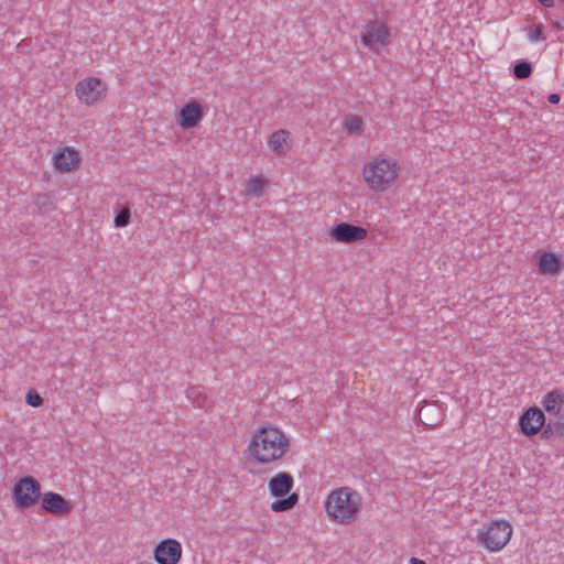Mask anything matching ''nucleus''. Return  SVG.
I'll return each mask as SVG.
<instances>
[{
  "label": "nucleus",
  "instance_id": "nucleus-1",
  "mask_svg": "<svg viewBox=\"0 0 564 564\" xmlns=\"http://www.w3.org/2000/svg\"><path fill=\"white\" fill-rule=\"evenodd\" d=\"M289 447V438L276 427H261L252 434L249 444L250 455L260 464H269L283 457Z\"/></svg>",
  "mask_w": 564,
  "mask_h": 564
},
{
  "label": "nucleus",
  "instance_id": "nucleus-30",
  "mask_svg": "<svg viewBox=\"0 0 564 564\" xmlns=\"http://www.w3.org/2000/svg\"><path fill=\"white\" fill-rule=\"evenodd\" d=\"M543 7L552 8L555 4L554 0H538Z\"/></svg>",
  "mask_w": 564,
  "mask_h": 564
},
{
  "label": "nucleus",
  "instance_id": "nucleus-3",
  "mask_svg": "<svg viewBox=\"0 0 564 564\" xmlns=\"http://www.w3.org/2000/svg\"><path fill=\"white\" fill-rule=\"evenodd\" d=\"M398 176L397 163L386 159L376 160L364 169V178L370 188L384 191Z\"/></svg>",
  "mask_w": 564,
  "mask_h": 564
},
{
  "label": "nucleus",
  "instance_id": "nucleus-26",
  "mask_svg": "<svg viewBox=\"0 0 564 564\" xmlns=\"http://www.w3.org/2000/svg\"><path fill=\"white\" fill-rule=\"evenodd\" d=\"M25 401L29 405L33 408L41 406L43 404V399L35 390H30L25 395Z\"/></svg>",
  "mask_w": 564,
  "mask_h": 564
},
{
  "label": "nucleus",
  "instance_id": "nucleus-11",
  "mask_svg": "<svg viewBox=\"0 0 564 564\" xmlns=\"http://www.w3.org/2000/svg\"><path fill=\"white\" fill-rule=\"evenodd\" d=\"M42 508L54 516H62L72 511V503L57 492L48 491L42 496Z\"/></svg>",
  "mask_w": 564,
  "mask_h": 564
},
{
  "label": "nucleus",
  "instance_id": "nucleus-8",
  "mask_svg": "<svg viewBox=\"0 0 564 564\" xmlns=\"http://www.w3.org/2000/svg\"><path fill=\"white\" fill-rule=\"evenodd\" d=\"M158 564H178L182 558V545L175 539H164L153 551Z\"/></svg>",
  "mask_w": 564,
  "mask_h": 564
},
{
  "label": "nucleus",
  "instance_id": "nucleus-12",
  "mask_svg": "<svg viewBox=\"0 0 564 564\" xmlns=\"http://www.w3.org/2000/svg\"><path fill=\"white\" fill-rule=\"evenodd\" d=\"M204 117V109L200 104L193 100L186 104L180 111V126L187 130L198 126Z\"/></svg>",
  "mask_w": 564,
  "mask_h": 564
},
{
  "label": "nucleus",
  "instance_id": "nucleus-22",
  "mask_svg": "<svg viewBox=\"0 0 564 564\" xmlns=\"http://www.w3.org/2000/svg\"><path fill=\"white\" fill-rule=\"evenodd\" d=\"M344 128L350 134H359L362 130V119L359 116H349L345 120Z\"/></svg>",
  "mask_w": 564,
  "mask_h": 564
},
{
  "label": "nucleus",
  "instance_id": "nucleus-29",
  "mask_svg": "<svg viewBox=\"0 0 564 564\" xmlns=\"http://www.w3.org/2000/svg\"><path fill=\"white\" fill-rule=\"evenodd\" d=\"M561 100V96L558 94H550L547 96V101L552 105L558 104Z\"/></svg>",
  "mask_w": 564,
  "mask_h": 564
},
{
  "label": "nucleus",
  "instance_id": "nucleus-31",
  "mask_svg": "<svg viewBox=\"0 0 564 564\" xmlns=\"http://www.w3.org/2000/svg\"><path fill=\"white\" fill-rule=\"evenodd\" d=\"M410 563L411 564H427L425 561L416 558V557H412Z\"/></svg>",
  "mask_w": 564,
  "mask_h": 564
},
{
  "label": "nucleus",
  "instance_id": "nucleus-25",
  "mask_svg": "<svg viewBox=\"0 0 564 564\" xmlns=\"http://www.w3.org/2000/svg\"><path fill=\"white\" fill-rule=\"evenodd\" d=\"M130 221V210L122 209L115 217V226L116 227H126Z\"/></svg>",
  "mask_w": 564,
  "mask_h": 564
},
{
  "label": "nucleus",
  "instance_id": "nucleus-24",
  "mask_svg": "<svg viewBox=\"0 0 564 564\" xmlns=\"http://www.w3.org/2000/svg\"><path fill=\"white\" fill-rule=\"evenodd\" d=\"M528 37L531 42L544 41L545 36L543 34V25L538 24L531 28L528 32Z\"/></svg>",
  "mask_w": 564,
  "mask_h": 564
},
{
  "label": "nucleus",
  "instance_id": "nucleus-28",
  "mask_svg": "<svg viewBox=\"0 0 564 564\" xmlns=\"http://www.w3.org/2000/svg\"><path fill=\"white\" fill-rule=\"evenodd\" d=\"M553 424L556 430V433L562 435L564 432V419L558 417Z\"/></svg>",
  "mask_w": 564,
  "mask_h": 564
},
{
  "label": "nucleus",
  "instance_id": "nucleus-27",
  "mask_svg": "<svg viewBox=\"0 0 564 564\" xmlns=\"http://www.w3.org/2000/svg\"><path fill=\"white\" fill-rule=\"evenodd\" d=\"M540 431L542 432V437L545 440L551 438L553 434L556 432L552 421H550L547 424L544 423L543 427Z\"/></svg>",
  "mask_w": 564,
  "mask_h": 564
},
{
  "label": "nucleus",
  "instance_id": "nucleus-6",
  "mask_svg": "<svg viewBox=\"0 0 564 564\" xmlns=\"http://www.w3.org/2000/svg\"><path fill=\"white\" fill-rule=\"evenodd\" d=\"M390 29L378 20H370L361 32V43L370 50L377 51L380 46L390 43Z\"/></svg>",
  "mask_w": 564,
  "mask_h": 564
},
{
  "label": "nucleus",
  "instance_id": "nucleus-7",
  "mask_svg": "<svg viewBox=\"0 0 564 564\" xmlns=\"http://www.w3.org/2000/svg\"><path fill=\"white\" fill-rule=\"evenodd\" d=\"M75 91L82 102L94 105L102 98L106 84L97 77H88L76 84Z\"/></svg>",
  "mask_w": 564,
  "mask_h": 564
},
{
  "label": "nucleus",
  "instance_id": "nucleus-2",
  "mask_svg": "<svg viewBox=\"0 0 564 564\" xmlns=\"http://www.w3.org/2000/svg\"><path fill=\"white\" fill-rule=\"evenodd\" d=\"M361 496L349 487L333 490L325 502L327 514L339 524H350L359 516Z\"/></svg>",
  "mask_w": 564,
  "mask_h": 564
},
{
  "label": "nucleus",
  "instance_id": "nucleus-10",
  "mask_svg": "<svg viewBox=\"0 0 564 564\" xmlns=\"http://www.w3.org/2000/svg\"><path fill=\"white\" fill-rule=\"evenodd\" d=\"M545 415L538 406H531L523 411L519 417L520 432L525 436H534L543 427Z\"/></svg>",
  "mask_w": 564,
  "mask_h": 564
},
{
  "label": "nucleus",
  "instance_id": "nucleus-14",
  "mask_svg": "<svg viewBox=\"0 0 564 564\" xmlns=\"http://www.w3.org/2000/svg\"><path fill=\"white\" fill-rule=\"evenodd\" d=\"M79 156L77 151L70 148L61 150L54 156V166L59 172H70L77 166Z\"/></svg>",
  "mask_w": 564,
  "mask_h": 564
},
{
  "label": "nucleus",
  "instance_id": "nucleus-23",
  "mask_svg": "<svg viewBox=\"0 0 564 564\" xmlns=\"http://www.w3.org/2000/svg\"><path fill=\"white\" fill-rule=\"evenodd\" d=\"M532 74V66L528 61H520L513 67V75L518 79H525Z\"/></svg>",
  "mask_w": 564,
  "mask_h": 564
},
{
  "label": "nucleus",
  "instance_id": "nucleus-15",
  "mask_svg": "<svg viewBox=\"0 0 564 564\" xmlns=\"http://www.w3.org/2000/svg\"><path fill=\"white\" fill-rule=\"evenodd\" d=\"M443 411L434 403H425L419 411L420 421L427 426H436L442 422Z\"/></svg>",
  "mask_w": 564,
  "mask_h": 564
},
{
  "label": "nucleus",
  "instance_id": "nucleus-4",
  "mask_svg": "<svg viewBox=\"0 0 564 564\" xmlns=\"http://www.w3.org/2000/svg\"><path fill=\"white\" fill-rule=\"evenodd\" d=\"M41 497V485L32 476L22 477L12 487V500L17 509L25 510L37 503Z\"/></svg>",
  "mask_w": 564,
  "mask_h": 564
},
{
  "label": "nucleus",
  "instance_id": "nucleus-17",
  "mask_svg": "<svg viewBox=\"0 0 564 564\" xmlns=\"http://www.w3.org/2000/svg\"><path fill=\"white\" fill-rule=\"evenodd\" d=\"M268 143L273 152L285 154L291 145L290 132L286 130L275 131L270 135Z\"/></svg>",
  "mask_w": 564,
  "mask_h": 564
},
{
  "label": "nucleus",
  "instance_id": "nucleus-16",
  "mask_svg": "<svg viewBox=\"0 0 564 564\" xmlns=\"http://www.w3.org/2000/svg\"><path fill=\"white\" fill-rule=\"evenodd\" d=\"M563 267V262L558 256L552 252H544L539 260V271L542 274L555 275Z\"/></svg>",
  "mask_w": 564,
  "mask_h": 564
},
{
  "label": "nucleus",
  "instance_id": "nucleus-13",
  "mask_svg": "<svg viewBox=\"0 0 564 564\" xmlns=\"http://www.w3.org/2000/svg\"><path fill=\"white\" fill-rule=\"evenodd\" d=\"M293 485L294 479L292 475L285 471H281L269 480V490L273 497H284L290 495Z\"/></svg>",
  "mask_w": 564,
  "mask_h": 564
},
{
  "label": "nucleus",
  "instance_id": "nucleus-19",
  "mask_svg": "<svg viewBox=\"0 0 564 564\" xmlns=\"http://www.w3.org/2000/svg\"><path fill=\"white\" fill-rule=\"evenodd\" d=\"M278 499L271 503V509L274 512H284L293 509L297 501L299 496L295 492L286 495L284 497H276Z\"/></svg>",
  "mask_w": 564,
  "mask_h": 564
},
{
  "label": "nucleus",
  "instance_id": "nucleus-21",
  "mask_svg": "<svg viewBox=\"0 0 564 564\" xmlns=\"http://www.w3.org/2000/svg\"><path fill=\"white\" fill-rule=\"evenodd\" d=\"M265 181L259 176L250 177L247 182V192L249 194L261 196L264 191Z\"/></svg>",
  "mask_w": 564,
  "mask_h": 564
},
{
  "label": "nucleus",
  "instance_id": "nucleus-20",
  "mask_svg": "<svg viewBox=\"0 0 564 564\" xmlns=\"http://www.w3.org/2000/svg\"><path fill=\"white\" fill-rule=\"evenodd\" d=\"M34 203L39 212L42 214H47L55 209V204L52 197L47 194H39Z\"/></svg>",
  "mask_w": 564,
  "mask_h": 564
},
{
  "label": "nucleus",
  "instance_id": "nucleus-32",
  "mask_svg": "<svg viewBox=\"0 0 564 564\" xmlns=\"http://www.w3.org/2000/svg\"><path fill=\"white\" fill-rule=\"evenodd\" d=\"M552 26L556 30V31H561L563 30V26L561 25V23L558 21H554L552 23Z\"/></svg>",
  "mask_w": 564,
  "mask_h": 564
},
{
  "label": "nucleus",
  "instance_id": "nucleus-9",
  "mask_svg": "<svg viewBox=\"0 0 564 564\" xmlns=\"http://www.w3.org/2000/svg\"><path fill=\"white\" fill-rule=\"evenodd\" d=\"M368 231L358 225L339 223L332 227L330 237L341 243H354L364 240Z\"/></svg>",
  "mask_w": 564,
  "mask_h": 564
},
{
  "label": "nucleus",
  "instance_id": "nucleus-18",
  "mask_svg": "<svg viewBox=\"0 0 564 564\" xmlns=\"http://www.w3.org/2000/svg\"><path fill=\"white\" fill-rule=\"evenodd\" d=\"M564 404V393L554 389L546 393L542 400V405L549 414L558 415Z\"/></svg>",
  "mask_w": 564,
  "mask_h": 564
},
{
  "label": "nucleus",
  "instance_id": "nucleus-5",
  "mask_svg": "<svg viewBox=\"0 0 564 564\" xmlns=\"http://www.w3.org/2000/svg\"><path fill=\"white\" fill-rule=\"evenodd\" d=\"M512 528L507 521H494L480 533V541L490 551H500L510 540Z\"/></svg>",
  "mask_w": 564,
  "mask_h": 564
}]
</instances>
